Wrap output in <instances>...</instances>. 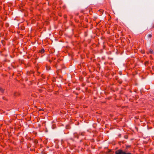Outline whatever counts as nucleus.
<instances>
[{"label":"nucleus","mask_w":154,"mask_h":154,"mask_svg":"<svg viewBox=\"0 0 154 154\" xmlns=\"http://www.w3.org/2000/svg\"><path fill=\"white\" fill-rule=\"evenodd\" d=\"M127 147H130V146H127Z\"/></svg>","instance_id":"6e6552de"},{"label":"nucleus","mask_w":154,"mask_h":154,"mask_svg":"<svg viewBox=\"0 0 154 154\" xmlns=\"http://www.w3.org/2000/svg\"><path fill=\"white\" fill-rule=\"evenodd\" d=\"M149 53L150 54H152L153 53V51L152 49H150L149 51Z\"/></svg>","instance_id":"f03ea898"},{"label":"nucleus","mask_w":154,"mask_h":154,"mask_svg":"<svg viewBox=\"0 0 154 154\" xmlns=\"http://www.w3.org/2000/svg\"><path fill=\"white\" fill-rule=\"evenodd\" d=\"M125 154H131V153H126L125 152Z\"/></svg>","instance_id":"0eeeda50"},{"label":"nucleus","mask_w":154,"mask_h":154,"mask_svg":"<svg viewBox=\"0 0 154 154\" xmlns=\"http://www.w3.org/2000/svg\"><path fill=\"white\" fill-rule=\"evenodd\" d=\"M44 52V49H42L41 50L40 52L41 53H43Z\"/></svg>","instance_id":"20e7f679"},{"label":"nucleus","mask_w":154,"mask_h":154,"mask_svg":"<svg viewBox=\"0 0 154 154\" xmlns=\"http://www.w3.org/2000/svg\"><path fill=\"white\" fill-rule=\"evenodd\" d=\"M4 89H2L1 88H0V91H1L2 93H3L4 92Z\"/></svg>","instance_id":"7ed1b4c3"},{"label":"nucleus","mask_w":154,"mask_h":154,"mask_svg":"<svg viewBox=\"0 0 154 154\" xmlns=\"http://www.w3.org/2000/svg\"><path fill=\"white\" fill-rule=\"evenodd\" d=\"M125 152L123 151L121 149H119L116 151L115 152V154H125Z\"/></svg>","instance_id":"f257e3e1"},{"label":"nucleus","mask_w":154,"mask_h":154,"mask_svg":"<svg viewBox=\"0 0 154 154\" xmlns=\"http://www.w3.org/2000/svg\"><path fill=\"white\" fill-rule=\"evenodd\" d=\"M74 136L75 137H77V138H78V136L76 134H74Z\"/></svg>","instance_id":"39448f33"},{"label":"nucleus","mask_w":154,"mask_h":154,"mask_svg":"<svg viewBox=\"0 0 154 154\" xmlns=\"http://www.w3.org/2000/svg\"><path fill=\"white\" fill-rule=\"evenodd\" d=\"M148 36L150 38H151L152 37V35L151 34H148Z\"/></svg>","instance_id":"423d86ee"}]
</instances>
